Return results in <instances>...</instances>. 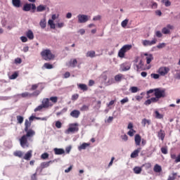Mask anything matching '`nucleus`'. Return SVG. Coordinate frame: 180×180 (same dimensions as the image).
<instances>
[{
	"instance_id": "864d4df0",
	"label": "nucleus",
	"mask_w": 180,
	"mask_h": 180,
	"mask_svg": "<svg viewBox=\"0 0 180 180\" xmlns=\"http://www.w3.org/2000/svg\"><path fill=\"white\" fill-rule=\"evenodd\" d=\"M154 92V94H155V89H150L147 91V98H150V94H153Z\"/></svg>"
},
{
	"instance_id": "79ce46f5",
	"label": "nucleus",
	"mask_w": 180,
	"mask_h": 180,
	"mask_svg": "<svg viewBox=\"0 0 180 180\" xmlns=\"http://www.w3.org/2000/svg\"><path fill=\"white\" fill-rule=\"evenodd\" d=\"M42 109H44V107L42 104H41L34 110V112H40V110H41Z\"/></svg>"
},
{
	"instance_id": "c9c22d12",
	"label": "nucleus",
	"mask_w": 180,
	"mask_h": 180,
	"mask_svg": "<svg viewBox=\"0 0 180 180\" xmlns=\"http://www.w3.org/2000/svg\"><path fill=\"white\" fill-rule=\"evenodd\" d=\"M46 9V6L44 5H39L37 7V12H44V11Z\"/></svg>"
},
{
	"instance_id": "20e7f679",
	"label": "nucleus",
	"mask_w": 180,
	"mask_h": 180,
	"mask_svg": "<svg viewBox=\"0 0 180 180\" xmlns=\"http://www.w3.org/2000/svg\"><path fill=\"white\" fill-rule=\"evenodd\" d=\"M131 49V45H124L123 46L118 52V57L120 58H124V56L129 50Z\"/></svg>"
},
{
	"instance_id": "680f3d73",
	"label": "nucleus",
	"mask_w": 180,
	"mask_h": 180,
	"mask_svg": "<svg viewBox=\"0 0 180 180\" xmlns=\"http://www.w3.org/2000/svg\"><path fill=\"white\" fill-rule=\"evenodd\" d=\"M15 64H22V59L20 58H15Z\"/></svg>"
},
{
	"instance_id": "9d476101",
	"label": "nucleus",
	"mask_w": 180,
	"mask_h": 180,
	"mask_svg": "<svg viewBox=\"0 0 180 180\" xmlns=\"http://www.w3.org/2000/svg\"><path fill=\"white\" fill-rule=\"evenodd\" d=\"M79 23H85L88 22V15H77Z\"/></svg>"
},
{
	"instance_id": "39448f33",
	"label": "nucleus",
	"mask_w": 180,
	"mask_h": 180,
	"mask_svg": "<svg viewBox=\"0 0 180 180\" xmlns=\"http://www.w3.org/2000/svg\"><path fill=\"white\" fill-rule=\"evenodd\" d=\"M154 96L157 98L159 101L161 98H165V89H160L157 88L155 89Z\"/></svg>"
},
{
	"instance_id": "9b49d317",
	"label": "nucleus",
	"mask_w": 180,
	"mask_h": 180,
	"mask_svg": "<svg viewBox=\"0 0 180 180\" xmlns=\"http://www.w3.org/2000/svg\"><path fill=\"white\" fill-rule=\"evenodd\" d=\"M143 45L145 46H153L157 43V39H153L152 41L145 39L143 41Z\"/></svg>"
},
{
	"instance_id": "f8f14e48",
	"label": "nucleus",
	"mask_w": 180,
	"mask_h": 180,
	"mask_svg": "<svg viewBox=\"0 0 180 180\" xmlns=\"http://www.w3.org/2000/svg\"><path fill=\"white\" fill-rule=\"evenodd\" d=\"M158 99L157 97H153L150 98V99H148L145 101L144 105L146 106H148V105H151V103H157L158 102Z\"/></svg>"
},
{
	"instance_id": "393cba45",
	"label": "nucleus",
	"mask_w": 180,
	"mask_h": 180,
	"mask_svg": "<svg viewBox=\"0 0 180 180\" xmlns=\"http://www.w3.org/2000/svg\"><path fill=\"white\" fill-rule=\"evenodd\" d=\"M12 4L15 8H20V6H22L20 0H12Z\"/></svg>"
},
{
	"instance_id": "1a4fd4ad",
	"label": "nucleus",
	"mask_w": 180,
	"mask_h": 180,
	"mask_svg": "<svg viewBox=\"0 0 180 180\" xmlns=\"http://www.w3.org/2000/svg\"><path fill=\"white\" fill-rule=\"evenodd\" d=\"M173 29L174 26L169 24L167 25V27L162 29V33H163V34H169V33H171V30Z\"/></svg>"
},
{
	"instance_id": "ea45409f",
	"label": "nucleus",
	"mask_w": 180,
	"mask_h": 180,
	"mask_svg": "<svg viewBox=\"0 0 180 180\" xmlns=\"http://www.w3.org/2000/svg\"><path fill=\"white\" fill-rule=\"evenodd\" d=\"M130 91L131 94H136V92H139V88L137 86H132L130 88Z\"/></svg>"
},
{
	"instance_id": "c03bdc74",
	"label": "nucleus",
	"mask_w": 180,
	"mask_h": 180,
	"mask_svg": "<svg viewBox=\"0 0 180 180\" xmlns=\"http://www.w3.org/2000/svg\"><path fill=\"white\" fill-rule=\"evenodd\" d=\"M134 133H136V130H134V129H130V130L127 132V134H128V136H130V137H133V136H134Z\"/></svg>"
},
{
	"instance_id": "e2e57ef3",
	"label": "nucleus",
	"mask_w": 180,
	"mask_h": 180,
	"mask_svg": "<svg viewBox=\"0 0 180 180\" xmlns=\"http://www.w3.org/2000/svg\"><path fill=\"white\" fill-rule=\"evenodd\" d=\"M112 84H115V80L113 79V78L108 79V82H107V85H112Z\"/></svg>"
},
{
	"instance_id": "bb28decb",
	"label": "nucleus",
	"mask_w": 180,
	"mask_h": 180,
	"mask_svg": "<svg viewBox=\"0 0 180 180\" xmlns=\"http://www.w3.org/2000/svg\"><path fill=\"white\" fill-rule=\"evenodd\" d=\"M53 162L51 160L49 162H44L41 164V169H44V168H47L48 167H50V164H51Z\"/></svg>"
},
{
	"instance_id": "473e14b6",
	"label": "nucleus",
	"mask_w": 180,
	"mask_h": 180,
	"mask_svg": "<svg viewBox=\"0 0 180 180\" xmlns=\"http://www.w3.org/2000/svg\"><path fill=\"white\" fill-rule=\"evenodd\" d=\"M95 51H89L86 53V57H91V58H94L95 57Z\"/></svg>"
},
{
	"instance_id": "ddd939ff",
	"label": "nucleus",
	"mask_w": 180,
	"mask_h": 180,
	"mask_svg": "<svg viewBox=\"0 0 180 180\" xmlns=\"http://www.w3.org/2000/svg\"><path fill=\"white\" fill-rule=\"evenodd\" d=\"M130 63L125 62L120 65L122 71H129L130 70Z\"/></svg>"
},
{
	"instance_id": "052dcab7",
	"label": "nucleus",
	"mask_w": 180,
	"mask_h": 180,
	"mask_svg": "<svg viewBox=\"0 0 180 180\" xmlns=\"http://www.w3.org/2000/svg\"><path fill=\"white\" fill-rule=\"evenodd\" d=\"M155 36H156V37L161 38V37H162V33H161V31H156Z\"/></svg>"
},
{
	"instance_id": "a211bd4d",
	"label": "nucleus",
	"mask_w": 180,
	"mask_h": 180,
	"mask_svg": "<svg viewBox=\"0 0 180 180\" xmlns=\"http://www.w3.org/2000/svg\"><path fill=\"white\" fill-rule=\"evenodd\" d=\"M115 82H121L122 79H124V75L122 74L116 75L114 77Z\"/></svg>"
},
{
	"instance_id": "bf43d9fd",
	"label": "nucleus",
	"mask_w": 180,
	"mask_h": 180,
	"mask_svg": "<svg viewBox=\"0 0 180 180\" xmlns=\"http://www.w3.org/2000/svg\"><path fill=\"white\" fill-rule=\"evenodd\" d=\"M175 176H176V173H172V176H169L167 180H175Z\"/></svg>"
},
{
	"instance_id": "774afa93",
	"label": "nucleus",
	"mask_w": 180,
	"mask_h": 180,
	"mask_svg": "<svg viewBox=\"0 0 180 180\" xmlns=\"http://www.w3.org/2000/svg\"><path fill=\"white\" fill-rule=\"evenodd\" d=\"M70 76H71V74L70 73V72H66L64 74V78H70Z\"/></svg>"
},
{
	"instance_id": "aec40b11",
	"label": "nucleus",
	"mask_w": 180,
	"mask_h": 180,
	"mask_svg": "<svg viewBox=\"0 0 180 180\" xmlns=\"http://www.w3.org/2000/svg\"><path fill=\"white\" fill-rule=\"evenodd\" d=\"M53 151H54L56 155H61L64 154V153H65L64 149H63V148H55L53 149Z\"/></svg>"
},
{
	"instance_id": "4be33fe9",
	"label": "nucleus",
	"mask_w": 180,
	"mask_h": 180,
	"mask_svg": "<svg viewBox=\"0 0 180 180\" xmlns=\"http://www.w3.org/2000/svg\"><path fill=\"white\" fill-rule=\"evenodd\" d=\"M32 150H28L25 155L22 157L23 160H26L27 161H30V160L32 158Z\"/></svg>"
},
{
	"instance_id": "dca6fc26",
	"label": "nucleus",
	"mask_w": 180,
	"mask_h": 180,
	"mask_svg": "<svg viewBox=\"0 0 180 180\" xmlns=\"http://www.w3.org/2000/svg\"><path fill=\"white\" fill-rule=\"evenodd\" d=\"M144 56L146 57V64H150L153 60H154V56H153V54L144 53Z\"/></svg>"
},
{
	"instance_id": "6e6552de",
	"label": "nucleus",
	"mask_w": 180,
	"mask_h": 180,
	"mask_svg": "<svg viewBox=\"0 0 180 180\" xmlns=\"http://www.w3.org/2000/svg\"><path fill=\"white\" fill-rule=\"evenodd\" d=\"M42 106H44V109H49V108H53V104L50 102L49 98H44L41 102Z\"/></svg>"
},
{
	"instance_id": "8fccbe9b",
	"label": "nucleus",
	"mask_w": 180,
	"mask_h": 180,
	"mask_svg": "<svg viewBox=\"0 0 180 180\" xmlns=\"http://www.w3.org/2000/svg\"><path fill=\"white\" fill-rule=\"evenodd\" d=\"M151 78H153L154 79H158L160 78V75L155 74V73H152L150 75Z\"/></svg>"
},
{
	"instance_id": "a878e982",
	"label": "nucleus",
	"mask_w": 180,
	"mask_h": 180,
	"mask_svg": "<svg viewBox=\"0 0 180 180\" xmlns=\"http://www.w3.org/2000/svg\"><path fill=\"white\" fill-rule=\"evenodd\" d=\"M26 36L27 37H28V39L30 40H33V39H34V34H33V32L30 30H29L27 32H26Z\"/></svg>"
},
{
	"instance_id": "f3484780",
	"label": "nucleus",
	"mask_w": 180,
	"mask_h": 180,
	"mask_svg": "<svg viewBox=\"0 0 180 180\" xmlns=\"http://www.w3.org/2000/svg\"><path fill=\"white\" fill-rule=\"evenodd\" d=\"M141 151V148H138L131 154V158H137L139 153Z\"/></svg>"
},
{
	"instance_id": "c85d7f7f",
	"label": "nucleus",
	"mask_w": 180,
	"mask_h": 180,
	"mask_svg": "<svg viewBox=\"0 0 180 180\" xmlns=\"http://www.w3.org/2000/svg\"><path fill=\"white\" fill-rule=\"evenodd\" d=\"M90 144L86 143H83L80 146L78 147L79 151L82 150H85L86 147H89Z\"/></svg>"
},
{
	"instance_id": "de8ad7c7",
	"label": "nucleus",
	"mask_w": 180,
	"mask_h": 180,
	"mask_svg": "<svg viewBox=\"0 0 180 180\" xmlns=\"http://www.w3.org/2000/svg\"><path fill=\"white\" fill-rule=\"evenodd\" d=\"M41 160H47L49 158V153H44L41 155Z\"/></svg>"
},
{
	"instance_id": "412c9836",
	"label": "nucleus",
	"mask_w": 180,
	"mask_h": 180,
	"mask_svg": "<svg viewBox=\"0 0 180 180\" xmlns=\"http://www.w3.org/2000/svg\"><path fill=\"white\" fill-rule=\"evenodd\" d=\"M134 140L136 146H140L141 144V136L140 134H136Z\"/></svg>"
},
{
	"instance_id": "4468645a",
	"label": "nucleus",
	"mask_w": 180,
	"mask_h": 180,
	"mask_svg": "<svg viewBox=\"0 0 180 180\" xmlns=\"http://www.w3.org/2000/svg\"><path fill=\"white\" fill-rule=\"evenodd\" d=\"M79 115H81V112H79L78 110H73L70 112V116L75 119H78V117H79Z\"/></svg>"
},
{
	"instance_id": "72a5a7b5",
	"label": "nucleus",
	"mask_w": 180,
	"mask_h": 180,
	"mask_svg": "<svg viewBox=\"0 0 180 180\" xmlns=\"http://www.w3.org/2000/svg\"><path fill=\"white\" fill-rule=\"evenodd\" d=\"M81 112H87V110H89V105H83L80 108Z\"/></svg>"
},
{
	"instance_id": "f257e3e1",
	"label": "nucleus",
	"mask_w": 180,
	"mask_h": 180,
	"mask_svg": "<svg viewBox=\"0 0 180 180\" xmlns=\"http://www.w3.org/2000/svg\"><path fill=\"white\" fill-rule=\"evenodd\" d=\"M31 126L32 122L28 120H25L24 131H25L26 134L23 135L20 139V143L22 148L29 147V142L27 141V139H32V137L36 134V131H34V130L32 129H29Z\"/></svg>"
},
{
	"instance_id": "49530a36",
	"label": "nucleus",
	"mask_w": 180,
	"mask_h": 180,
	"mask_svg": "<svg viewBox=\"0 0 180 180\" xmlns=\"http://www.w3.org/2000/svg\"><path fill=\"white\" fill-rule=\"evenodd\" d=\"M127 23H129V20L126 19L122 22L121 26H122V27H126V26H127Z\"/></svg>"
},
{
	"instance_id": "69168bd1",
	"label": "nucleus",
	"mask_w": 180,
	"mask_h": 180,
	"mask_svg": "<svg viewBox=\"0 0 180 180\" xmlns=\"http://www.w3.org/2000/svg\"><path fill=\"white\" fill-rule=\"evenodd\" d=\"M164 47H165V43L159 44L157 46L158 49H164Z\"/></svg>"
},
{
	"instance_id": "5fc2aeb1",
	"label": "nucleus",
	"mask_w": 180,
	"mask_h": 180,
	"mask_svg": "<svg viewBox=\"0 0 180 180\" xmlns=\"http://www.w3.org/2000/svg\"><path fill=\"white\" fill-rule=\"evenodd\" d=\"M62 126H63V124L61 123V122L57 121L56 122V127H57V129H61Z\"/></svg>"
},
{
	"instance_id": "09e8293b",
	"label": "nucleus",
	"mask_w": 180,
	"mask_h": 180,
	"mask_svg": "<svg viewBox=\"0 0 180 180\" xmlns=\"http://www.w3.org/2000/svg\"><path fill=\"white\" fill-rule=\"evenodd\" d=\"M161 151L162 154H168V148L167 147L161 148Z\"/></svg>"
},
{
	"instance_id": "e433bc0d",
	"label": "nucleus",
	"mask_w": 180,
	"mask_h": 180,
	"mask_svg": "<svg viewBox=\"0 0 180 180\" xmlns=\"http://www.w3.org/2000/svg\"><path fill=\"white\" fill-rule=\"evenodd\" d=\"M141 171H143V169H141V167H135L134 168V174H141Z\"/></svg>"
},
{
	"instance_id": "13d9d810",
	"label": "nucleus",
	"mask_w": 180,
	"mask_h": 180,
	"mask_svg": "<svg viewBox=\"0 0 180 180\" xmlns=\"http://www.w3.org/2000/svg\"><path fill=\"white\" fill-rule=\"evenodd\" d=\"M77 64H78V61H77V59H73L72 62V67L73 68H75V67H77Z\"/></svg>"
},
{
	"instance_id": "603ef678",
	"label": "nucleus",
	"mask_w": 180,
	"mask_h": 180,
	"mask_svg": "<svg viewBox=\"0 0 180 180\" xmlns=\"http://www.w3.org/2000/svg\"><path fill=\"white\" fill-rule=\"evenodd\" d=\"M122 105H124V103H127L129 102V98L126 97L120 101Z\"/></svg>"
},
{
	"instance_id": "7c9ffc66",
	"label": "nucleus",
	"mask_w": 180,
	"mask_h": 180,
	"mask_svg": "<svg viewBox=\"0 0 180 180\" xmlns=\"http://www.w3.org/2000/svg\"><path fill=\"white\" fill-rule=\"evenodd\" d=\"M154 172H161L162 171V168H161V166L160 165H155L153 167Z\"/></svg>"
},
{
	"instance_id": "4d7b16f0",
	"label": "nucleus",
	"mask_w": 180,
	"mask_h": 180,
	"mask_svg": "<svg viewBox=\"0 0 180 180\" xmlns=\"http://www.w3.org/2000/svg\"><path fill=\"white\" fill-rule=\"evenodd\" d=\"M78 98H79V95L78 94H73L72 96V101H77V99H78Z\"/></svg>"
},
{
	"instance_id": "f03ea898",
	"label": "nucleus",
	"mask_w": 180,
	"mask_h": 180,
	"mask_svg": "<svg viewBox=\"0 0 180 180\" xmlns=\"http://www.w3.org/2000/svg\"><path fill=\"white\" fill-rule=\"evenodd\" d=\"M41 56L43 60L45 61H51V60H54L56 56L51 53L50 49H44L41 52Z\"/></svg>"
},
{
	"instance_id": "5701e85b",
	"label": "nucleus",
	"mask_w": 180,
	"mask_h": 180,
	"mask_svg": "<svg viewBox=\"0 0 180 180\" xmlns=\"http://www.w3.org/2000/svg\"><path fill=\"white\" fill-rule=\"evenodd\" d=\"M141 124L143 127H146V126H150V124H151V120H148L146 118H143L141 121Z\"/></svg>"
},
{
	"instance_id": "338daca9",
	"label": "nucleus",
	"mask_w": 180,
	"mask_h": 180,
	"mask_svg": "<svg viewBox=\"0 0 180 180\" xmlns=\"http://www.w3.org/2000/svg\"><path fill=\"white\" fill-rule=\"evenodd\" d=\"M20 40H21V41H22V43H26V41H27V37H20Z\"/></svg>"
},
{
	"instance_id": "a19ab883",
	"label": "nucleus",
	"mask_w": 180,
	"mask_h": 180,
	"mask_svg": "<svg viewBox=\"0 0 180 180\" xmlns=\"http://www.w3.org/2000/svg\"><path fill=\"white\" fill-rule=\"evenodd\" d=\"M17 120H18V123H19L20 124H22V123H23L24 118L20 115H18Z\"/></svg>"
},
{
	"instance_id": "2f4dec72",
	"label": "nucleus",
	"mask_w": 180,
	"mask_h": 180,
	"mask_svg": "<svg viewBox=\"0 0 180 180\" xmlns=\"http://www.w3.org/2000/svg\"><path fill=\"white\" fill-rule=\"evenodd\" d=\"M49 101H51V103L54 105V103H57L58 102V97L57 96H51L49 98Z\"/></svg>"
},
{
	"instance_id": "4c0bfd02",
	"label": "nucleus",
	"mask_w": 180,
	"mask_h": 180,
	"mask_svg": "<svg viewBox=\"0 0 180 180\" xmlns=\"http://www.w3.org/2000/svg\"><path fill=\"white\" fill-rule=\"evenodd\" d=\"M44 68H46V70H51L53 68V65L49 63H46L44 64Z\"/></svg>"
},
{
	"instance_id": "2eb2a0df",
	"label": "nucleus",
	"mask_w": 180,
	"mask_h": 180,
	"mask_svg": "<svg viewBox=\"0 0 180 180\" xmlns=\"http://www.w3.org/2000/svg\"><path fill=\"white\" fill-rule=\"evenodd\" d=\"M136 71H139V70H143L144 69V63H143V60H140L139 62L134 65Z\"/></svg>"
},
{
	"instance_id": "f704fd0d",
	"label": "nucleus",
	"mask_w": 180,
	"mask_h": 180,
	"mask_svg": "<svg viewBox=\"0 0 180 180\" xmlns=\"http://www.w3.org/2000/svg\"><path fill=\"white\" fill-rule=\"evenodd\" d=\"M20 96H21V98H32V94L29 92H25L20 94Z\"/></svg>"
},
{
	"instance_id": "423d86ee",
	"label": "nucleus",
	"mask_w": 180,
	"mask_h": 180,
	"mask_svg": "<svg viewBox=\"0 0 180 180\" xmlns=\"http://www.w3.org/2000/svg\"><path fill=\"white\" fill-rule=\"evenodd\" d=\"M32 9V12L34 13L36 11V4H25L23 6L22 11L24 12H29Z\"/></svg>"
},
{
	"instance_id": "cd10ccee",
	"label": "nucleus",
	"mask_w": 180,
	"mask_h": 180,
	"mask_svg": "<svg viewBox=\"0 0 180 180\" xmlns=\"http://www.w3.org/2000/svg\"><path fill=\"white\" fill-rule=\"evenodd\" d=\"M13 155H15V157H18V158H23L24 153L20 150H16L13 153Z\"/></svg>"
},
{
	"instance_id": "6e6d98bb",
	"label": "nucleus",
	"mask_w": 180,
	"mask_h": 180,
	"mask_svg": "<svg viewBox=\"0 0 180 180\" xmlns=\"http://www.w3.org/2000/svg\"><path fill=\"white\" fill-rule=\"evenodd\" d=\"M16 78H18V73L17 72H14L10 77V79H16Z\"/></svg>"
},
{
	"instance_id": "0eeeda50",
	"label": "nucleus",
	"mask_w": 180,
	"mask_h": 180,
	"mask_svg": "<svg viewBox=\"0 0 180 180\" xmlns=\"http://www.w3.org/2000/svg\"><path fill=\"white\" fill-rule=\"evenodd\" d=\"M158 72L162 77H165V75H167V74H168L169 72V68L165 67V66L160 67L158 69Z\"/></svg>"
},
{
	"instance_id": "b1692460",
	"label": "nucleus",
	"mask_w": 180,
	"mask_h": 180,
	"mask_svg": "<svg viewBox=\"0 0 180 180\" xmlns=\"http://www.w3.org/2000/svg\"><path fill=\"white\" fill-rule=\"evenodd\" d=\"M77 86L79 89H81V91H83V92L88 91V86H86L85 84H77Z\"/></svg>"
},
{
	"instance_id": "37998d69",
	"label": "nucleus",
	"mask_w": 180,
	"mask_h": 180,
	"mask_svg": "<svg viewBox=\"0 0 180 180\" xmlns=\"http://www.w3.org/2000/svg\"><path fill=\"white\" fill-rule=\"evenodd\" d=\"M155 115L156 119H162V117H164L162 115L160 114L158 111H155Z\"/></svg>"
},
{
	"instance_id": "c756f323",
	"label": "nucleus",
	"mask_w": 180,
	"mask_h": 180,
	"mask_svg": "<svg viewBox=\"0 0 180 180\" xmlns=\"http://www.w3.org/2000/svg\"><path fill=\"white\" fill-rule=\"evenodd\" d=\"M47 22H46V18H44L40 20L39 25L41 26V29H46V26Z\"/></svg>"
},
{
	"instance_id": "3c124183",
	"label": "nucleus",
	"mask_w": 180,
	"mask_h": 180,
	"mask_svg": "<svg viewBox=\"0 0 180 180\" xmlns=\"http://www.w3.org/2000/svg\"><path fill=\"white\" fill-rule=\"evenodd\" d=\"M39 88V84H32V87L30 90L31 91H36V89Z\"/></svg>"
},
{
	"instance_id": "6ab92c4d",
	"label": "nucleus",
	"mask_w": 180,
	"mask_h": 180,
	"mask_svg": "<svg viewBox=\"0 0 180 180\" xmlns=\"http://www.w3.org/2000/svg\"><path fill=\"white\" fill-rule=\"evenodd\" d=\"M158 136L162 140V141H164V139H165V131L160 129L158 132Z\"/></svg>"
},
{
	"instance_id": "a18cd8bd",
	"label": "nucleus",
	"mask_w": 180,
	"mask_h": 180,
	"mask_svg": "<svg viewBox=\"0 0 180 180\" xmlns=\"http://www.w3.org/2000/svg\"><path fill=\"white\" fill-rule=\"evenodd\" d=\"M39 95H40V91L36 90L33 93L31 94V97L32 96H39Z\"/></svg>"
},
{
	"instance_id": "58836bf2",
	"label": "nucleus",
	"mask_w": 180,
	"mask_h": 180,
	"mask_svg": "<svg viewBox=\"0 0 180 180\" xmlns=\"http://www.w3.org/2000/svg\"><path fill=\"white\" fill-rule=\"evenodd\" d=\"M48 23L51 26V29H56V25L53 20H49Z\"/></svg>"
},
{
	"instance_id": "7ed1b4c3",
	"label": "nucleus",
	"mask_w": 180,
	"mask_h": 180,
	"mask_svg": "<svg viewBox=\"0 0 180 180\" xmlns=\"http://www.w3.org/2000/svg\"><path fill=\"white\" fill-rule=\"evenodd\" d=\"M78 126H79V124L77 122L70 124L68 129L65 131V134H70V133H75L78 131L79 130Z\"/></svg>"
},
{
	"instance_id": "0e129e2a",
	"label": "nucleus",
	"mask_w": 180,
	"mask_h": 180,
	"mask_svg": "<svg viewBox=\"0 0 180 180\" xmlns=\"http://www.w3.org/2000/svg\"><path fill=\"white\" fill-rule=\"evenodd\" d=\"M32 180H37V173H34L31 176Z\"/></svg>"
}]
</instances>
